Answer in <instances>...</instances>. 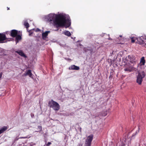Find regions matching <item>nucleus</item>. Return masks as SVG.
Masks as SVG:
<instances>
[{
  "instance_id": "2f4dec72",
  "label": "nucleus",
  "mask_w": 146,
  "mask_h": 146,
  "mask_svg": "<svg viewBox=\"0 0 146 146\" xmlns=\"http://www.w3.org/2000/svg\"><path fill=\"white\" fill-rule=\"evenodd\" d=\"M119 36L120 37H121L122 36V35H120Z\"/></svg>"
},
{
  "instance_id": "0eeeda50",
  "label": "nucleus",
  "mask_w": 146,
  "mask_h": 146,
  "mask_svg": "<svg viewBox=\"0 0 146 146\" xmlns=\"http://www.w3.org/2000/svg\"><path fill=\"white\" fill-rule=\"evenodd\" d=\"M19 33L16 30H12L11 31L10 35L11 36L15 37Z\"/></svg>"
},
{
  "instance_id": "39448f33",
  "label": "nucleus",
  "mask_w": 146,
  "mask_h": 146,
  "mask_svg": "<svg viewBox=\"0 0 146 146\" xmlns=\"http://www.w3.org/2000/svg\"><path fill=\"white\" fill-rule=\"evenodd\" d=\"M93 135L91 134L87 137L84 144L85 146H91L92 142L93 139Z\"/></svg>"
},
{
  "instance_id": "f8f14e48",
  "label": "nucleus",
  "mask_w": 146,
  "mask_h": 146,
  "mask_svg": "<svg viewBox=\"0 0 146 146\" xmlns=\"http://www.w3.org/2000/svg\"><path fill=\"white\" fill-rule=\"evenodd\" d=\"M134 68L132 66H129L127 68L124 69V70L125 71H128L129 72H131L134 70Z\"/></svg>"
},
{
  "instance_id": "a878e982",
  "label": "nucleus",
  "mask_w": 146,
  "mask_h": 146,
  "mask_svg": "<svg viewBox=\"0 0 146 146\" xmlns=\"http://www.w3.org/2000/svg\"><path fill=\"white\" fill-rule=\"evenodd\" d=\"M82 144L81 143H78V146H82Z\"/></svg>"
},
{
  "instance_id": "423d86ee",
  "label": "nucleus",
  "mask_w": 146,
  "mask_h": 146,
  "mask_svg": "<svg viewBox=\"0 0 146 146\" xmlns=\"http://www.w3.org/2000/svg\"><path fill=\"white\" fill-rule=\"evenodd\" d=\"M126 59L128 61H130L131 63L134 64L136 62L135 56L132 55H129L126 57Z\"/></svg>"
},
{
  "instance_id": "6ab92c4d",
  "label": "nucleus",
  "mask_w": 146,
  "mask_h": 146,
  "mask_svg": "<svg viewBox=\"0 0 146 146\" xmlns=\"http://www.w3.org/2000/svg\"><path fill=\"white\" fill-rule=\"evenodd\" d=\"M38 129H39V130L37 131H35V132H40V131H41L42 130V127L41 126H38Z\"/></svg>"
},
{
  "instance_id": "9b49d317",
  "label": "nucleus",
  "mask_w": 146,
  "mask_h": 146,
  "mask_svg": "<svg viewBox=\"0 0 146 146\" xmlns=\"http://www.w3.org/2000/svg\"><path fill=\"white\" fill-rule=\"evenodd\" d=\"M69 69L70 70H79L80 69V68L79 66L73 65L69 67Z\"/></svg>"
},
{
  "instance_id": "4be33fe9",
  "label": "nucleus",
  "mask_w": 146,
  "mask_h": 146,
  "mask_svg": "<svg viewBox=\"0 0 146 146\" xmlns=\"http://www.w3.org/2000/svg\"><path fill=\"white\" fill-rule=\"evenodd\" d=\"M65 59L66 60H68V61H70L71 60V59L70 58H65Z\"/></svg>"
},
{
  "instance_id": "a211bd4d",
  "label": "nucleus",
  "mask_w": 146,
  "mask_h": 146,
  "mask_svg": "<svg viewBox=\"0 0 146 146\" xmlns=\"http://www.w3.org/2000/svg\"><path fill=\"white\" fill-rule=\"evenodd\" d=\"M141 62L142 63L143 65H144L145 63V60L144 59V57H141Z\"/></svg>"
},
{
  "instance_id": "393cba45",
  "label": "nucleus",
  "mask_w": 146,
  "mask_h": 146,
  "mask_svg": "<svg viewBox=\"0 0 146 146\" xmlns=\"http://www.w3.org/2000/svg\"><path fill=\"white\" fill-rule=\"evenodd\" d=\"M40 31V29L38 28H37L36 30V32H38Z\"/></svg>"
},
{
  "instance_id": "aec40b11",
  "label": "nucleus",
  "mask_w": 146,
  "mask_h": 146,
  "mask_svg": "<svg viewBox=\"0 0 146 146\" xmlns=\"http://www.w3.org/2000/svg\"><path fill=\"white\" fill-rule=\"evenodd\" d=\"M30 137H31V136L28 135L27 136H26V137H20V138H22V139L29 138Z\"/></svg>"
},
{
  "instance_id": "e433bc0d",
  "label": "nucleus",
  "mask_w": 146,
  "mask_h": 146,
  "mask_svg": "<svg viewBox=\"0 0 146 146\" xmlns=\"http://www.w3.org/2000/svg\"><path fill=\"white\" fill-rule=\"evenodd\" d=\"M2 55V54H0V55Z\"/></svg>"
},
{
  "instance_id": "6e6552de",
  "label": "nucleus",
  "mask_w": 146,
  "mask_h": 146,
  "mask_svg": "<svg viewBox=\"0 0 146 146\" xmlns=\"http://www.w3.org/2000/svg\"><path fill=\"white\" fill-rule=\"evenodd\" d=\"M23 76H29V77L33 78V75L31 73V70H28L25 73L23 74Z\"/></svg>"
},
{
  "instance_id": "b1692460",
  "label": "nucleus",
  "mask_w": 146,
  "mask_h": 146,
  "mask_svg": "<svg viewBox=\"0 0 146 146\" xmlns=\"http://www.w3.org/2000/svg\"><path fill=\"white\" fill-rule=\"evenodd\" d=\"M51 144V143L50 142H48V143L46 145H47V146H49V145H50Z\"/></svg>"
},
{
  "instance_id": "2eb2a0df",
  "label": "nucleus",
  "mask_w": 146,
  "mask_h": 146,
  "mask_svg": "<svg viewBox=\"0 0 146 146\" xmlns=\"http://www.w3.org/2000/svg\"><path fill=\"white\" fill-rule=\"evenodd\" d=\"M7 129V127L4 126L0 129V134L4 132Z\"/></svg>"
},
{
  "instance_id": "4468645a",
  "label": "nucleus",
  "mask_w": 146,
  "mask_h": 146,
  "mask_svg": "<svg viewBox=\"0 0 146 146\" xmlns=\"http://www.w3.org/2000/svg\"><path fill=\"white\" fill-rule=\"evenodd\" d=\"M16 52L18 53L19 55H21L22 56L25 57H26V56L24 53L21 50L16 51Z\"/></svg>"
},
{
  "instance_id": "ddd939ff",
  "label": "nucleus",
  "mask_w": 146,
  "mask_h": 146,
  "mask_svg": "<svg viewBox=\"0 0 146 146\" xmlns=\"http://www.w3.org/2000/svg\"><path fill=\"white\" fill-rule=\"evenodd\" d=\"M15 37H16V42L17 44L19 40L21 39V37L20 33H19Z\"/></svg>"
},
{
  "instance_id": "4c0bfd02",
  "label": "nucleus",
  "mask_w": 146,
  "mask_h": 146,
  "mask_svg": "<svg viewBox=\"0 0 146 146\" xmlns=\"http://www.w3.org/2000/svg\"><path fill=\"white\" fill-rule=\"evenodd\" d=\"M134 136V135H133H133H132V136Z\"/></svg>"
},
{
  "instance_id": "f257e3e1",
  "label": "nucleus",
  "mask_w": 146,
  "mask_h": 146,
  "mask_svg": "<svg viewBox=\"0 0 146 146\" xmlns=\"http://www.w3.org/2000/svg\"><path fill=\"white\" fill-rule=\"evenodd\" d=\"M44 19L45 21H49L50 23H52L56 28L62 26L68 27L71 24V20L69 15L64 13L58 14L50 13L45 16Z\"/></svg>"
},
{
  "instance_id": "9d476101",
  "label": "nucleus",
  "mask_w": 146,
  "mask_h": 146,
  "mask_svg": "<svg viewBox=\"0 0 146 146\" xmlns=\"http://www.w3.org/2000/svg\"><path fill=\"white\" fill-rule=\"evenodd\" d=\"M50 31H46L42 34V37L43 39L45 40L47 37L48 33H50Z\"/></svg>"
},
{
  "instance_id": "bb28decb",
  "label": "nucleus",
  "mask_w": 146,
  "mask_h": 146,
  "mask_svg": "<svg viewBox=\"0 0 146 146\" xmlns=\"http://www.w3.org/2000/svg\"><path fill=\"white\" fill-rule=\"evenodd\" d=\"M3 75V73L2 72H1L0 73V78L2 77Z\"/></svg>"
},
{
  "instance_id": "f03ea898",
  "label": "nucleus",
  "mask_w": 146,
  "mask_h": 146,
  "mask_svg": "<svg viewBox=\"0 0 146 146\" xmlns=\"http://www.w3.org/2000/svg\"><path fill=\"white\" fill-rule=\"evenodd\" d=\"M131 42H134L137 40L136 43L140 45L144 46L146 45V35H144L138 37H131Z\"/></svg>"
},
{
  "instance_id": "dca6fc26",
  "label": "nucleus",
  "mask_w": 146,
  "mask_h": 146,
  "mask_svg": "<svg viewBox=\"0 0 146 146\" xmlns=\"http://www.w3.org/2000/svg\"><path fill=\"white\" fill-rule=\"evenodd\" d=\"M24 23L23 25L25 26L27 28V29L29 27V24L27 22V20H25L24 21Z\"/></svg>"
},
{
  "instance_id": "f704fd0d",
  "label": "nucleus",
  "mask_w": 146,
  "mask_h": 146,
  "mask_svg": "<svg viewBox=\"0 0 146 146\" xmlns=\"http://www.w3.org/2000/svg\"><path fill=\"white\" fill-rule=\"evenodd\" d=\"M113 52H112V54H113Z\"/></svg>"
},
{
  "instance_id": "5701e85b",
  "label": "nucleus",
  "mask_w": 146,
  "mask_h": 146,
  "mask_svg": "<svg viewBox=\"0 0 146 146\" xmlns=\"http://www.w3.org/2000/svg\"><path fill=\"white\" fill-rule=\"evenodd\" d=\"M31 117L32 118H34V115L33 113H31Z\"/></svg>"
},
{
  "instance_id": "20e7f679",
  "label": "nucleus",
  "mask_w": 146,
  "mask_h": 146,
  "mask_svg": "<svg viewBox=\"0 0 146 146\" xmlns=\"http://www.w3.org/2000/svg\"><path fill=\"white\" fill-rule=\"evenodd\" d=\"M145 74L143 71L138 72V74L137 77V82L139 85H141L143 81V79L145 77Z\"/></svg>"
},
{
  "instance_id": "72a5a7b5",
  "label": "nucleus",
  "mask_w": 146,
  "mask_h": 146,
  "mask_svg": "<svg viewBox=\"0 0 146 146\" xmlns=\"http://www.w3.org/2000/svg\"><path fill=\"white\" fill-rule=\"evenodd\" d=\"M109 39L110 40V39H111V38H109Z\"/></svg>"
},
{
  "instance_id": "7ed1b4c3",
  "label": "nucleus",
  "mask_w": 146,
  "mask_h": 146,
  "mask_svg": "<svg viewBox=\"0 0 146 146\" xmlns=\"http://www.w3.org/2000/svg\"><path fill=\"white\" fill-rule=\"evenodd\" d=\"M48 104L49 106L55 111H58L60 109V106L59 104L52 100L49 102Z\"/></svg>"
},
{
  "instance_id": "cd10ccee",
  "label": "nucleus",
  "mask_w": 146,
  "mask_h": 146,
  "mask_svg": "<svg viewBox=\"0 0 146 146\" xmlns=\"http://www.w3.org/2000/svg\"><path fill=\"white\" fill-rule=\"evenodd\" d=\"M79 128V130L80 131V132H81V129H82V128L81 127H80Z\"/></svg>"
},
{
  "instance_id": "c85d7f7f",
  "label": "nucleus",
  "mask_w": 146,
  "mask_h": 146,
  "mask_svg": "<svg viewBox=\"0 0 146 146\" xmlns=\"http://www.w3.org/2000/svg\"><path fill=\"white\" fill-rule=\"evenodd\" d=\"M139 131H137L136 132V134H137V133L138 132H139Z\"/></svg>"
},
{
  "instance_id": "1a4fd4ad",
  "label": "nucleus",
  "mask_w": 146,
  "mask_h": 146,
  "mask_svg": "<svg viewBox=\"0 0 146 146\" xmlns=\"http://www.w3.org/2000/svg\"><path fill=\"white\" fill-rule=\"evenodd\" d=\"M5 35L1 33H0V43L4 42V41L6 39Z\"/></svg>"
},
{
  "instance_id": "f3484780",
  "label": "nucleus",
  "mask_w": 146,
  "mask_h": 146,
  "mask_svg": "<svg viewBox=\"0 0 146 146\" xmlns=\"http://www.w3.org/2000/svg\"><path fill=\"white\" fill-rule=\"evenodd\" d=\"M63 33L65 35L67 36H70L71 35L70 33L68 31H65L63 32Z\"/></svg>"
},
{
  "instance_id": "c756f323",
  "label": "nucleus",
  "mask_w": 146,
  "mask_h": 146,
  "mask_svg": "<svg viewBox=\"0 0 146 146\" xmlns=\"http://www.w3.org/2000/svg\"><path fill=\"white\" fill-rule=\"evenodd\" d=\"M84 50H85V51L86 52V48H85Z\"/></svg>"
},
{
  "instance_id": "473e14b6",
  "label": "nucleus",
  "mask_w": 146,
  "mask_h": 146,
  "mask_svg": "<svg viewBox=\"0 0 146 146\" xmlns=\"http://www.w3.org/2000/svg\"><path fill=\"white\" fill-rule=\"evenodd\" d=\"M138 129H139V130L140 129V128H139V126H138Z\"/></svg>"
},
{
  "instance_id": "7c9ffc66",
  "label": "nucleus",
  "mask_w": 146,
  "mask_h": 146,
  "mask_svg": "<svg viewBox=\"0 0 146 146\" xmlns=\"http://www.w3.org/2000/svg\"><path fill=\"white\" fill-rule=\"evenodd\" d=\"M7 10H8L9 9V8H8V7H7Z\"/></svg>"
},
{
  "instance_id": "412c9836",
  "label": "nucleus",
  "mask_w": 146,
  "mask_h": 146,
  "mask_svg": "<svg viewBox=\"0 0 146 146\" xmlns=\"http://www.w3.org/2000/svg\"><path fill=\"white\" fill-rule=\"evenodd\" d=\"M4 50L2 48L0 49V52L2 53V54H4Z\"/></svg>"
},
{
  "instance_id": "c9c22d12",
  "label": "nucleus",
  "mask_w": 146,
  "mask_h": 146,
  "mask_svg": "<svg viewBox=\"0 0 146 146\" xmlns=\"http://www.w3.org/2000/svg\"><path fill=\"white\" fill-rule=\"evenodd\" d=\"M60 46H63V45H60Z\"/></svg>"
}]
</instances>
